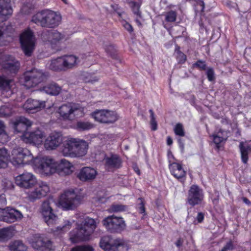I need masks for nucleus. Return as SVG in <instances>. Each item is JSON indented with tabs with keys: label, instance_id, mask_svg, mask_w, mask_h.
<instances>
[{
	"label": "nucleus",
	"instance_id": "4468645a",
	"mask_svg": "<svg viewBox=\"0 0 251 251\" xmlns=\"http://www.w3.org/2000/svg\"><path fill=\"white\" fill-rule=\"evenodd\" d=\"M92 116L96 121L105 124L113 123L119 118L115 112L104 109L95 111Z\"/></svg>",
	"mask_w": 251,
	"mask_h": 251
},
{
	"label": "nucleus",
	"instance_id": "e433bc0d",
	"mask_svg": "<svg viewBox=\"0 0 251 251\" xmlns=\"http://www.w3.org/2000/svg\"><path fill=\"white\" fill-rule=\"evenodd\" d=\"M8 154L7 151L4 148L0 149V168H4L7 166V160Z\"/></svg>",
	"mask_w": 251,
	"mask_h": 251
},
{
	"label": "nucleus",
	"instance_id": "bf43d9fd",
	"mask_svg": "<svg viewBox=\"0 0 251 251\" xmlns=\"http://www.w3.org/2000/svg\"><path fill=\"white\" fill-rule=\"evenodd\" d=\"M124 27L128 31L129 33H131L133 31V28L132 25L127 22H126L124 24Z\"/></svg>",
	"mask_w": 251,
	"mask_h": 251
},
{
	"label": "nucleus",
	"instance_id": "c756f323",
	"mask_svg": "<svg viewBox=\"0 0 251 251\" xmlns=\"http://www.w3.org/2000/svg\"><path fill=\"white\" fill-rule=\"evenodd\" d=\"M49 68L55 71L65 70L62 57H60L52 60L49 65Z\"/></svg>",
	"mask_w": 251,
	"mask_h": 251
},
{
	"label": "nucleus",
	"instance_id": "dca6fc26",
	"mask_svg": "<svg viewBox=\"0 0 251 251\" xmlns=\"http://www.w3.org/2000/svg\"><path fill=\"white\" fill-rule=\"evenodd\" d=\"M15 183L21 188L29 189L34 186L37 181L35 177L32 174L25 173L16 177Z\"/></svg>",
	"mask_w": 251,
	"mask_h": 251
},
{
	"label": "nucleus",
	"instance_id": "ea45409f",
	"mask_svg": "<svg viewBox=\"0 0 251 251\" xmlns=\"http://www.w3.org/2000/svg\"><path fill=\"white\" fill-rule=\"evenodd\" d=\"M196 4L194 6V9L196 15L200 14L201 15L205 8V4L203 0H196Z\"/></svg>",
	"mask_w": 251,
	"mask_h": 251
},
{
	"label": "nucleus",
	"instance_id": "b1692460",
	"mask_svg": "<svg viewBox=\"0 0 251 251\" xmlns=\"http://www.w3.org/2000/svg\"><path fill=\"white\" fill-rule=\"evenodd\" d=\"M31 125L32 123L30 120L22 116L17 118L13 123L15 131L17 132L23 133V134L27 132L26 131L28 127Z\"/></svg>",
	"mask_w": 251,
	"mask_h": 251
},
{
	"label": "nucleus",
	"instance_id": "f704fd0d",
	"mask_svg": "<svg viewBox=\"0 0 251 251\" xmlns=\"http://www.w3.org/2000/svg\"><path fill=\"white\" fill-rule=\"evenodd\" d=\"M12 80L7 79L4 75H0V91H8L10 89V83Z\"/></svg>",
	"mask_w": 251,
	"mask_h": 251
},
{
	"label": "nucleus",
	"instance_id": "4d7b16f0",
	"mask_svg": "<svg viewBox=\"0 0 251 251\" xmlns=\"http://www.w3.org/2000/svg\"><path fill=\"white\" fill-rule=\"evenodd\" d=\"M227 251H232L235 249L233 242L229 240L224 247Z\"/></svg>",
	"mask_w": 251,
	"mask_h": 251
},
{
	"label": "nucleus",
	"instance_id": "a19ab883",
	"mask_svg": "<svg viewBox=\"0 0 251 251\" xmlns=\"http://www.w3.org/2000/svg\"><path fill=\"white\" fill-rule=\"evenodd\" d=\"M127 209V206L122 204H113L110 209L113 212H120L125 211Z\"/></svg>",
	"mask_w": 251,
	"mask_h": 251
},
{
	"label": "nucleus",
	"instance_id": "6e6d98bb",
	"mask_svg": "<svg viewBox=\"0 0 251 251\" xmlns=\"http://www.w3.org/2000/svg\"><path fill=\"white\" fill-rule=\"evenodd\" d=\"M86 76L84 77L83 80L86 83H93L98 81V79L96 77L92 78L91 75L89 74H86Z\"/></svg>",
	"mask_w": 251,
	"mask_h": 251
},
{
	"label": "nucleus",
	"instance_id": "0eeeda50",
	"mask_svg": "<svg viewBox=\"0 0 251 251\" xmlns=\"http://www.w3.org/2000/svg\"><path fill=\"white\" fill-rule=\"evenodd\" d=\"M47 75L42 70L33 68L24 74L25 85L28 88L35 87L45 81Z\"/></svg>",
	"mask_w": 251,
	"mask_h": 251
},
{
	"label": "nucleus",
	"instance_id": "5701e85b",
	"mask_svg": "<svg viewBox=\"0 0 251 251\" xmlns=\"http://www.w3.org/2000/svg\"><path fill=\"white\" fill-rule=\"evenodd\" d=\"M104 166L108 171L119 169L122 166V161L120 156L116 154L110 156H105L104 158Z\"/></svg>",
	"mask_w": 251,
	"mask_h": 251
},
{
	"label": "nucleus",
	"instance_id": "de8ad7c7",
	"mask_svg": "<svg viewBox=\"0 0 251 251\" xmlns=\"http://www.w3.org/2000/svg\"><path fill=\"white\" fill-rule=\"evenodd\" d=\"M174 132L176 135L181 137L185 136L183 125L180 123H178L176 125L174 128Z\"/></svg>",
	"mask_w": 251,
	"mask_h": 251
},
{
	"label": "nucleus",
	"instance_id": "f3484780",
	"mask_svg": "<svg viewBox=\"0 0 251 251\" xmlns=\"http://www.w3.org/2000/svg\"><path fill=\"white\" fill-rule=\"evenodd\" d=\"M31 245L33 248L42 251H50L52 248V242L50 240L38 234L34 235Z\"/></svg>",
	"mask_w": 251,
	"mask_h": 251
},
{
	"label": "nucleus",
	"instance_id": "5fc2aeb1",
	"mask_svg": "<svg viewBox=\"0 0 251 251\" xmlns=\"http://www.w3.org/2000/svg\"><path fill=\"white\" fill-rule=\"evenodd\" d=\"M213 142L216 144V147L217 149L220 148V143L224 140V138L218 135H213Z\"/></svg>",
	"mask_w": 251,
	"mask_h": 251
},
{
	"label": "nucleus",
	"instance_id": "37998d69",
	"mask_svg": "<svg viewBox=\"0 0 251 251\" xmlns=\"http://www.w3.org/2000/svg\"><path fill=\"white\" fill-rule=\"evenodd\" d=\"M177 13L176 11L171 10L165 14V20L168 22H174L176 21Z\"/></svg>",
	"mask_w": 251,
	"mask_h": 251
},
{
	"label": "nucleus",
	"instance_id": "393cba45",
	"mask_svg": "<svg viewBox=\"0 0 251 251\" xmlns=\"http://www.w3.org/2000/svg\"><path fill=\"white\" fill-rule=\"evenodd\" d=\"M97 175L95 169L91 167L82 168L77 175V177L82 181H88L94 179Z\"/></svg>",
	"mask_w": 251,
	"mask_h": 251
},
{
	"label": "nucleus",
	"instance_id": "7ed1b4c3",
	"mask_svg": "<svg viewBox=\"0 0 251 251\" xmlns=\"http://www.w3.org/2000/svg\"><path fill=\"white\" fill-rule=\"evenodd\" d=\"M88 143L85 140L71 138L63 144L61 150L64 156L81 157L87 152Z\"/></svg>",
	"mask_w": 251,
	"mask_h": 251
},
{
	"label": "nucleus",
	"instance_id": "338daca9",
	"mask_svg": "<svg viewBox=\"0 0 251 251\" xmlns=\"http://www.w3.org/2000/svg\"><path fill=\"white\" fill-rule=\"evenodd\" d=\"M199 24L200 26H201V27L204 28L205 29V30H207L206 27L204 26V25L201 20H200L199 22Z\"/></svg>",
	"mask_w": 251,
	"mask_h": 251
},
{
	"label": "nucleus",
	"instance_id": "2eb2a0df",
	"mask_svg": "<svg viewBox=\"0 0 251 251\" xmlns=\"http://www.w3.org/2000/svg\"><path fill=\"white\" fill-rule=\"evenodd\" d=\"M22 213L14 208L7 207L0 212V221L12 223L23 218Z\"/></svg>",
	"mask_w": 251,
	"mask_h": 251
},
{
	"label": "nucleus",
	"instance_id": "c9c22d12",
	"mask_svg": "<svg viewBox=\"0 0 251 251\" xmlns=\"http://www.w3.org/2000/svg\"><path fill=\"white\" fill-rule=\"evenodd\" d=\"M13 233L10 229L3 228L0 229V241L5 242L13 236Z\"/></svg>",
	"mask_w": 251,
	"mask_h": 251
},
{
	"label": "nucleus",
	"instance_id": "9b49d317",
	"mask_svg": "<svg viewBox=\"0 0 251 251\" xmlns=\"http://www.w3.org/2000/svg\"><path fill=\"white\" fill-rule=\"evenodd\" d=\"M35 38L30 29L25 30L20 36L22 48L27 56H31L35 48Z\"/></svg>",
	"mask_w": 251,
	"mask_h": 251
},
{
	"label": "nucleus",
	"instance_id": "09e8293b",
	"mask_svg": "<svg viewBox=\"0 0 251 251\" xmlns=\"http://www.w3.org/2000/svg\"><path fill=\"white\" fill-rule=\"evenodd\" d=\"M193 68H196L200 70L205 71L206 70L207 65L205 61L201 60H198L193 64Z\"/></svg>",
	"mask_w": 251,
	"mask_h": 251
},
{
	"label": "nucleus",
	"instance_id": "1a4fd4ad",
	"mask_svg": "<svg viewBox=\"0 0 251 251\" xmlns=\"http://www.w3.org/2000/svg\"><path fill=\"white\" fill-rule=\"evenodd\" d=\"M83 108L78 104H63L59 108V113L64 120H73L82 116Z\"/></svg>",
	"mask_w": 251,
	"mask_h": 251
},
{
	"label": "nucleus",
	"instance_id": "603ef678",
	"mask_svg": "<svg viewBox=\"0 0 251 251\" xmlns=\"http://www.w3.org/2000/svg\"><path fill=\"white\" fill-rule=\"evenodd\" d=\"M149 112L151 114V129L152 130H156L157 128V124L155 121L154 112L152 109H150Z\"/></svg>",
	"mask_w": 251,
	"mask_h": 251
},
{
	"label": "nucleus",
	"instance_id": "4be33fe9",
	"mask_svg": "<svg viewBox=\"0 0 251 251\" xmlns=\"http://www.w3.org/2000/svg\"><path fill=\"white\" fill-rule=\"evenodd\" d=\"M44 136V134L43 131L36 130L33 132L25 133L22 135L21 138L26 143L39 144L42 142Z\"/></svg>",
	"mask_w": 251,
	"mask_h": 251
},
{
	"label": "nucleus",
	"instance_id": "f257e3e1",
	"mask_svg": "<svg viewBox=\"0 0 251 251\" xmlns=\"http://www.w3.org/2000/svg\"><path fill=\"white\" fill-rule=\"evenodd\" d=\"M36 165L42 173L47 176L56 173L59 176H64L71 174L74 171L73 165L65 159L58 161L48 157L35 160Z\"/></svg>",
	"mask_w": 251,
	"mask_h": 251
},
{
	"label": "nucleus",
	"instance_id": "8fccbe9b",
	"mask_svg": "<svg viewBox=\"0 0 251 251\" xmlns=\"http://www.w3.org/2000/svg\"><path fill=\"white\" fill-rule=\"evenodd\" d=\"M41 38L44 42H49L51 43V30H46L43 31Z\"/></svg>",
	"mask_w": 251,
	"mask_h": 251
},
{
	"label": "nucleus",
	"instance_id": "20e7f679",
	"mask_svg": "<svg viewBox=\"0 0 251 251\" xmlns=\"http://www.w3.org/2000/svg\"><path fill=\"white\" fill-rule=\"evenodd\" d=\"M61 19L60 14L51 10H45L34 15L31 21L43 27L54 28L60 24Z\"/></svg>",
	"mask_w": 251,
	"mask_h": 251
},
{
	"label": "nucleus",
	"instance_id": "f03ea898",
	"mask_svg": "<svg viewBox=\"0 0 251 251\" xmlns=\"http://www.w3.org/2000/svg\"><path fill=\"white\" fill-rule=\"evenodd\" d=\"M96 226V222L94 219L84 216L83 218L80 217L75 229L70 232L71 241L76 243L80 241L88 240Z\"/></svg>",
	"mask_w": 251,
	"mask_h": 251
},
{
	"label": "nucleus",
	"instance_id": "0e129e2a",
	"mask_svg": "<svg viewBox=\"0 0 251 251\" xmlns=\"http://www.w3.org/2000/svg\"><path fill=\"white\" fill-rule=\"evenodd\" d=\"M167 144L168 146H171L173 144V140L170 136L167 137Z\"/></svg>",
	"mask_w": 251,
	"mask_h": 251
},
{
	"label": "nucleus",
	"instance_id": "58836bf2",
	"mask_svg": "<svg viewBox=\"0 0 251 251\" xmlns=\"http://www.w3.org/2000/svg\"><path fill=\"white\" fill-rule=\"evenodd\" d=\"M104 50L107 55L110 56L112 58L116 60L119 59L116 53V50L113 45H105L104 47Z\"/></svg>",
	"mask_w": 251,
	"mask_h": 251
},
{
	"label": "nucleus",
	"instance_id": "f8f14e48",
	"mask_svg": "<svg viewBox=\"0 0 251 251\" xmlns=\"http://www.w3.org/2000/svg\"><path fill=\"white\" fill-rule=\"evenodd\" d=\"M40 209L44 221L49 226H52L57 223L58 218L54 213L49 200L43 202Z\"/></svg>",
	"mask_w": 251,
	"mask_h": 251
},
{
	"label": "nucleus",
	"instance_id": "13d9d810",
	"mask_svg": "<svg viewBox=\"0 0 251 251\" xmlns=\"http://www.w3.org/2000/svg\"><path fill=\"white\" fill-rule=\"evenodd\" d=\"M204 214L202 212H199L197 216L196 217V219L199 223H201L203 222L204 219Z\"/></svg>",
	"mask_w": 251,
	"mask_h": 251
},
{
	"label": "nucleus",
	"instance_id": "2f4dec72",
	"mask_svg": "<svg viewBox=\"0 0 251 251\" xmlns=\"http://www.w3.org/2000/svg\"><path fill=\"white\" fill-rule=\"evenodd\" d=\"M10 251H26V246L20 240H16L11 242L8 245Z\"/></svg>",
	"mask_w": 251,
	"mask_h": 251
},
{
	"label": "nucleus",
	"instance_id": "7c9ffc66",
	"mask_svg": "<svg viewBox=\"0 0 251 251\" xmlns=\"http://www.w3.org/2000/svg\"><path fill=\"white\" fill-rule=\"evenodd\" d=\"M65 70L71 69L75 66L76 64L78 58L74 55H70L62 57Z\"/></svg>",
	"mask_w": 251,
	"mask_h": 251
},
{
	"label": "nucleus",
	"instance_id": "864d4df0",
	"mask_svg": "<svg viewBox=\"0 0 251 251\" xmlns=\"http://www.w3.org/2000/svg\"><path fill=\"white\" fill-rule=\"evenodd\" d=\"M206 74L207 77V79L209 81H212L215 80V73L213 68H208L207 69Z\"/></svg>",
	"mask_w": 251,
	"mask_h": 251
},
{
	"label": "nucleus",
	"instance_id": "39448f33",
	"mask_svg": "<svg viewBox=\"0 0 251 251\" xmlns=\"http://www.w3.org/2000/svg\"><path fill=\"white\" fill-rule=\"evenodd\" d=\"M42 158L40 157L34 158L30 151L27 148L16 147L12 151L10 162L15 167L28 164H31L38 169V166L35 163V160Z\"/></svg>",
	"mask_w": 251,
	"mask_h": 251
},
{
	"label": "nucleus",
	"instance_id": "e2e57ef3",
	"mask_svg": "<svg viewBox=\"0 0 251 251\" xmlns=\"http://www.w3.org/2000/svg\"><path fill=\"white\" fill-rule=\"evenodd\" d=\"M178 143L179 144V148H180L181 151L183 152L184 148V144L181 139L179 138L178 139Z\"/></svg>",
	"mask_w": 251,
	"mask_h": 251
},
{
	"label": "nucleus",
	"instance_id": "cd10ccee",
	"mask_svg": "<svg viewBox=\"0 0 251 251\" xmlns=\"http://www.w3.org/2000/svg\"><path fill=\"white\" fill-rule=\"evenodd\" d=\"M239 149L241 154V159L244 164H247L249 159L248 155L251 152V147L248 144H244L241 142L239 144Z\"/></svg>",
	"mask_w": 251,
	"mask_h": 251
},
{
	"label": "nucleus",
	"instance_id": "ddd939ff",
	"mask_svg": "<svg viewBox=\"0 0 251 251\" xmlns=\"http://www.w3.org/2000/svg\"><path fill=\"white\" fill-rule=\"evenodd\" d=\"M204 199V193L202 189L197 185H192L188 191L186 202L191 206L201 204Z\"/></svg>",
	"mask_w": 251,
	"mask_h": 251
},
{
	"label": "nucleus",
	"instance_id": "aec40b11",
	"mask_svg": "<svg viewBox=\"0 0 251 251\" xmlns=\"http://www.w3.org/2000/svg\"><path fill=\"white\" fill-rule=\"evenodd\" d=\"M46 106V101L35 99H28L23 105L24 109L29 113L39 111Z\"/></svg>",
	"mask_w": 251,
	"mask_h": 251
},
{
	"label": "nucleus",
	"instance_id": "72a5a7b5",
	"mask_svg": "<svg viewBox=\"0 0 251 251\" xmlns=\"http://www.w3.org/2000/svg\"><path fill=\"white\" fill-rule=\"evenodd\" d=\"M94 125L90 122L86 121H78L75 125V128L80 131L88 130L92 129Z\"/></svg>",
	"mask_w": 251,
	"mask_h": 251
},
{
	"label": "nucleus",
	"instance_id": "a18cd8bd",
	"mask_svg": "<svg viewBox=\"0 0 251 251\" xmlns=\"http://www.w3.org/2000/svg\"><path fill=\"white\" fill-rule=\"evenodd\" d=\"M131 7L132 11L135 15H136L139 17H141V12L140 11V5L136 1H131Z\"/></svg>",
	"mask_w": 251,
	"mask_h": 251
},
{
	"label": "nucleus",
	"instance_id": "423d86ee",
	"mask_svg": "<svg viewBox=\"0 0 251 251\" xmlns=\"http://www.w3.org/2000/svg\"><path fill=\"white\" fill-rule=\"evenodd\" d=\"M100 247L105 251H127L128 247L125 242L121 239H114L110 236H104L101 238Z\"/></svg>",
	"mask_w": 251,
	"mask_h": 251
},
{
	"label": "nucleus",
	"instance_id": "6ab92c4d",
	"mask_svg": "<svg viewBox=\"0 0 251 251\" xmlns=\"http://www.w3.org/2000/svg\"><path fill=\"white\" fill-rule=\"evenodd\" d=\"M63 137L60 132H53L51 133L46 139L44 147L47 150H52L57 148L62 143Z\"/></svg>",
	"mask_w": 251,
	"mask_h": 251
},
{
	"label": "nucleus",
	"instance_id": "3c124183",
	"mask_svg": "<svg viewBox=\"0 0 251 251\" xmlns=\"http://www.w3.org/2000/svg\"><path fill=\"white\" fill-rule=\"evenodd\" d=\"M72 224V222L70 221H66L64 222V224L62 226H58L56 228V229L58 230H61L63 232H66L71 228Z\"/></svg>",
	"mask_w": 251,
	"mask_h": 251
},
{
	"label": "nucleus",
	"instance_id": "6e6552de",
	"mask_svg": "<svg viewBox=\"0 0 251 251\" xmlns=\"http://www.w3.org/2000/svg\"><path fill=\"white\" fill-rule=\"evenodd\" d=\"M81 200V197L74 190H68L61 195L59 204L64 210H73L80 204Z\"/></svg>",
	"mask_w": 251,
	"mask_h": 251
},
{
	"label": "nucleus",
	"instance_id": "69168bd1",
	"mask_svg": "<svg viewBox=\"0 0 251 251\" xmlns=\"http://www.w3.org/2000/svg\"><path fill=\"white\" fill-rule=\"evenodd\" d=\"M243 201L245 203H246L248 205H250L251 204V201H249V200L248 198H247L246 197L243 198Z\"/></svg>",
	"mask_w": 251,
	"mask_h": 251
},
{
	"label": "nucleus",
	"instance_id": "c03bdc74",
	"mask_svg": "<svg viewBox=\"0 0 251 251\" xmlns=\"http://www.w3.org/2000/svg\"><path fill=\"white\" fill-rule=\"evenodd\" d=\"M138 201H140V202L137 205V208L140 214H143L144 215L147 214L146 212L145 208V202L144 199L143 198H139Z\"/></svg>",
	"mask_w": 251,
	"mask_h": 251
},
{
	"label": "nucleus",
	"instance_id": "bb28decb",
	"mask_svg": "<svg viewBox=\"0 0 251 251\" xmlns=\"http://www.w3.org/2000/svg\"><path fill=\"white\" fill-rule=\"evenodd\" d=\"M169 169L171 174L176 179L180 181L184 180L186 173L182 167L181 164L173 162L169 164Z\"/></svg>",
	"mask_w": 251,
	"mask_h": 251
},
{
	"label": "nucleus",
	"instance_id": "9d476101",
	"mask_svg": "<svg viewBox=\"0 0 251 251\" xmlns=\"http://www.w3.org/2000/svg\"><path fill=\"white\" fill-rule=\"evenodd\" d=\"M102 223L105 228L111 233H120L126 227L125 221L122 217L114 215L109 216L105 218Z\"/></svg>",
	"mask_w": 251,
	"mask_h": 251
},
{
	"label": "nucleus",
	"instance_id": "052dcab7",
	"mask_svg": "<svg viewBox=\"0 0 251 251\" xmlns=\"http://www.w3.org/2000/svg\"><path fill=\"white\" fill-rule=\"evenodd\" d=\"M183 243V239L181 237H179L175 242V244L177 248H179L180 247L182 246Z\"/></svg>",
	"mask_w": 251,
	"mask_h": 251
},
{
	"label": "nucleus",
	"instance_id": "49530a36",
	"mask_svg": "<svg viewBox=\"0 0 251 251\" xmlns=\"http://www.w3.org/2000/svg\"><path fill=\"white\" fill-rule=\"evenodd\" d=\"M71 251H94V249L90 246L79 245L72 248Z\"/></svg>",
	"mask_w": 251,
	"mask_h": 251
},
{
	"label": "nucleus",
	"instance_id": "774afa93",
	"mask_svg": "<svg viewBox=\"0 0 251 251\" xmlns=\"http://www.w3.org/2000/svg\"><path fill=\"white\" fill-rule=\"evenodd\" d=\"M222 123H226V124H228V122H227V120L226 119H223L222 120Z\"/></svg>",
	"mask_w": 251,
	"mask_h": 251
},
{
	"label": "nucleus",
	"instance_id": "a211bd4d",
	"mask_svg": "<svg viewBox=\"0 0 251 251\" xmlns=\"http://www.w3.org/2000/svg\"><path fill=\"white\" fill-rule=\"evenodd\" d=\"M5 60L1 63L3 71L7 74L15 75L20 68V63L11 55L5 56Z\"/></svg>",
	"mask_w": 251,
	"mask_h": 251
},
{
	"label": "nucleus",
	"instance_id": "680f3d73",
	"mask_svg": "<svg viewBox=\"0 0 251 251\" xmlns=\"http://www.w3.org/2000/svg\"><path fill=\"white\" fill-rule=\"evenodd\" d=\"M6 203V200L4 196L0 195V209Z\"/></svg>",
	"mask_w": 251,
	"mask_h": 251
},
{
	"label": "nucleus",
	"instance_id": "a878e982",
	"mask_svg": "<svg viewBox=\"0 0 251 251\" xmlns=\"http://www.w3.org/2000/svg\"><path fill=\"white\" fill-rule=\"evenodd\" d=\"M10 0H0V23L6 21L8 16L12 14Z\"/></svg>",
	"mask_w": 251,
	"mask_h": 251
},
{
	"label": "nucleus",
	"instance_id": "4c0bfd02",
	"mask_svg": "<svg viewBox=\"0 0 251 251\" xmlns=\"http://www.w3.org/2000/svg\"><path fill=\"white\" fill-rule=\"evenodd\" d=\"M64 38V35L56 30H51V44H55Z\"/></svg>",
	"mask_w": 251,
	"mask_h": 251
},
{
	"label": "nucleus",
	"instance_id": "412c9836",
	"mask_svg": "<svg viewBox=\"0 0 251 251\" xmlns=\"http://www.w3.org/2000/svg\"><path fill=\"white\" fill-rule=\"evenodd\" d=\"M50 191L49 186L43 182L38 183L34 191L29 195V199L31 201H34L45 197Z\"/></svg>",
	"mask_w": 251,
	"mask_h": 251
},
{
	"label": "nucleus",
	"instance_id": "c85d7f7f",
	"mask_svg": "<svg viewBox=\"0 0 251 251\" xmlns=\"http://www.w3.org/2000/svg\"><path fill=\"white\" fill-rule=\"evenodd\" d=\"M61 90V87L55 83L48 84L43 88V90L46 93L53 96L58 95Z\"/></svg>",
	"mask_w": 251,
	"mask_h": 251
},
{
	"label": "nucleus",
	"instance_id": "473e14b6",
	"mask_svg": "<svg viewBox=\"0 0 251 251\" xmlns=\"http://www.w3.org/2000/svg\"><path fill=\"white\" fill-rule=\"evenodd\" d=\"M175 55L178 64H182L186 62L187 56L180 50V47L177 44L175 45Z\"/></svg>",
	"mask_w": 251,
	"mask_h": 251
},
{
	"label": "nucleus",
	"instance_id": "79ce46f5",
	"mask_svg": "<svg viewBox=\"0 0 251 251\" xmlns=\"http://www.w3.org/2000/svg\"><path fill=\"white\" fill-rule=\"evenodd\" d=\"M12 114L11 108L7 105H2L0 107V116L1 117H7Z\"/></svg>",
	"mask_w": 251,
	"mask_h": 251
}]
</instances>
